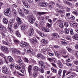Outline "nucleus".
<instances>
[{
    "mask_svg": "<svg viewBox=\"0 0 78 78\" xmlns=\"http://www.w3.org/2000/svg\"><path fill=\"white\" fill-rule=\"evenodd\" d=\"M47 60L50 61V62H52L53 59H52V58H47Z\"/></svg>",
    "mask_w": 78,
    "mask_h": 78,
    "instance_id": "48",
    "label": "nucleus"
},
{
    "mask_svg": "<svg viewBox=\"0 0 78 78\" xmlns=\"http://www.w3.org/2000/svg\"><path fill=\"white\" fill-rule=\"evenodd\" d=\"M1 49L3 51H4L5 53H8L9 51H8V49L7 47L5 46H1Z\"/></svg>",
    "mask_w": 78,
    "mask_h": 78,
    "instance_id": "7",
    "label": "nucleus"
},
{
    "mask_svg": "<svg viewBox=\"0 0 78 78\" xmlns=\"http://www.w3.org/2000/svg\"><path fill=\"white\" fill-rule=\"evenodd\" d=\"M22 9L23 12L25 13V14H28L29 13V11H28L24 8H22Z\"/></svg>",
    "mask_w": 78,
    "mask_h": 78,
    "instance_id": "19",
    "label": "nucleus"
},
{
    "mask_svg": "<svg viewBox=\"0 0 78 78\" xmlns=\"http://www.w3.org/2000/svg\"><path fill=\"white\" fill-rule=\"evenodd\" d=\"M62 73V70L61 69H59L58 71V75L59 76H61V73Z\"/></svg>",
    "mask_w": 78,
    "mask_h": 78,
    "instance_id": "38",
    "label": "nucleus"
},
{
    "mask_svg": "<svg viewBox=\"0 0 78 78\" xmlns=\"http://www.w3.org/2000/svg\"><path fill=\"white\" fill-rule=\"evenodd\" d=\"M26 2H28L29 3H33V0H25Z\"/></svg>",
    "mask_w": 78,
    "mask_h": 78,
    "instance_id": "60",
    "label": "nucleus"
},
{
    "mask_svg": "<svg viewBox=\"0 0 78 78\" xmlns=\"http://www.w3.org/2000/svg\"><path fill=\"white\" fill-rule=\"evenodd\" d=\"M46 27L50 28V27H51V24H49L48 23H47L46 24Z\"/></svg>",
    "mask_w": 78,
    "mask_h": 78,
    "instance_id": "55",
    "label": "nucleus"
},
{
    "mask_svg": "<svg viewBox=\"0 0 78 78\" xmlns=\"http://www.w3.org/2000/svg\"><path fill=\"white\" fill-rule=\"evenodd\" d=\"M39 34L41 36H42V37H43L44 36V33L41 32H39Z\"/></svg>",
    "mask_w": 78,
    "mask_h": 78,
    "instance_id": "56",
    "label": "nucleus"
},
{
    "mask_svg": "<svg viewBox=\"0 0 78 78\" xmlns=\"http://www.w3.org/2000/svg\"><path fill=\"white\" fill-rule=\"evenodd\" d=\"M24 61L25 62H27V63H28L29 62V60H28V59L27 58H24Z\"/></svg>",
    "mask_w": 78,
    "mask_h": 78,
    "instance_id": "47",
    "label": "nucleus"
},
{
    "mask_svg": "<svg viewBox=\"0 0 78 78\" xmlns=\"http://www.w3.org/2000/svg\"><path fill=\"white\" fill-rule=\"evenodd\" d=\"M58 26L60 28H64V24H63V23H60L58 24Z\"/></svg>",
    "mask_w": 78,
    "mask_h": 78,
    "instance_id": "32",
    "label": "nucleus"
},
{
    "mask_svg": "<svg viewBox=\"0 0 78 78\" xmlns=\"http://www.w3.org/2000/svg\"><path fill=\"white\" fill-rule=\"evenodd\" d=\"M78 34H75L72 37L73 39H75V40H77L78 41V35H77Z\"/></svg>",
    "mask_w": 78,
    "mask_h": 78,
    "instance_id": "16",
    "label": "nucleus"
},
{
    "mask_svg": "<svg viewBox=\"0 0 78 78\" xmlns=\"http://www.w3.org/2000/svg\"><path fill=\"white\" fill-rule=\"evenodd\" d=\"M18 12H19V13L20 15L22 13V10H21V9H18Z\"/></svg>",
    "mask_w": 78,
    "mask_h": 78,
    "instance_id": "51",
    "label": "nucleus"
},
{
    "mask_svg": "<svg viewBox=\"0 0 78 78\" xmlns=\"http://www.w3.org/2000/svg\"><path fill=\"white\" fill-rule=\"evenodd\" d=\"M67 66H68V67H70V66H72V63H69V62H67L65 64Z\"/></svg>",
    "mask_w": 78,
    "mask_h": 78,
    "instance_id": "41",
    "label": "nucleus"
},
{
    "mask_svg": "<svg viewBox=\"0 0 78 78\" xmlns=\"http://www.w3.org/2000/svg\"><path fill=\"white\" fill-rule=\"evenodd\" d=\"M48 54L50 56H54V54L52 53H50V52H48Z\"/></svg>",
    "mask_w": 78,
    "mask_h": 78,
    "instance_id": "42",
    "label": "nucleus"
},
{
    "mask_svg": "<svg viewBox=\"0 0 78 78\" xmlns=\"http://www.w3.org/2000/svg\"><path fill=\"white\" fill-rule=\"evenodd\" d=\"M70 34L71 35H73L74 36L75 34V33L73 32V30L72 29L70 30Z\"/></svg>",
    "mask_w": 78,
    "mask_h": 78,
    "instance_id": "30",
    "label": "nucleus"
},
{
    "mask_svg": "<svg viewBox=\"0 0 78 78\" xmlns=\"http://www.w3.org/2000/svg\"><path fill=\"white\" fill-rule=\"evenodd\" d=\"M21 20L20 19V18L19 17H17L16 18V21L18 23H19V24H21L22 23V22H21Z\"/></svg>",
    "mask_w": 78,
    "mask_h": 78,
    "instance_id": "23",
    "label": "nucleus"
},
{
    "mask_svg": "<svg viewBox=\"0 0 78 78\" xmlns=\"http://www.w3.org/2000/svg\"><path fill=\"white\" fill-rule=\"evenodd\" d=\"M65 9L66 10L67 12H70V9L67 6H66L65 7Z\"/></svg>",
    "mask_w": 78,
    "mask_h": 78,
    "instance_id": "35",
    "label": "nucleus"
},
{
    "mask_svg": "<svg viewBox=\"0 0 78 78\" xmlns=\"http://www.w3.org/2000/svg\"><path fill=\"white\" fill-rule=\"evenodd\" d=\"M64 30L65 31V34H69V30H68V29L67 28L65 29Z\"/></svg>",
    "mask_w": 78,
    "mask_h": 78,
    "instance_id": "26",
    "label": "nucleus"
},
{
    "mask_svg": "<svg viewBox=\"0 0 78 78\" xmlns=\"http://www.w3.org/2000/svg\"><path fill=\"white\" fill-rule=\"evenodd\" d=\"M39 64L41 66V67L42 68L41 69V73H43L44 72V69L45 68V65H44V63L42 61H40L39 62Z\"/></svg>",
    "mask_w": 78,
    "mask_h": 78,
    "instance_id": "2",
    "label": "nucleus"
},
{
    "mask_svg": "<svg viewBox=\"0 0 78 78\" xmlns=\"http://www.w3.org/2000/svg\"><path fill=\"white\" fill-rule=\"evenodd\" d=\"M14 22V19H11L10 21V23L11 25H12V23Z\"/></svg>",
    "mask_w": 78,
    "mask_h": 78,
    "instance_id": "36",
    "label": "nucleus"
},
{
    "mask_svg": "<svg viewBox=\"0 0 78 78\" xmlns=\"http://www.w3.org/2000/svg\"><path fill=\"white\" fill-rule=\"evenodd\" d=\"M2 41L3 44H5V45H8V42H6V41H5L3 40Z\"/></svg>",
    "mask_w": 78,
    "mask_h": 78,
    "instance_id": "45",
    "label": "nucleus"
},
{
    "mask_svg": "<svg viewBox=\"0 0 78 78\" xmlns=\"http://www.w3.org/2000/svg\"><path fill=\"white\" fill-rule=\"evenodd\" d=\"M61 43L63 45H67V42L64 41H61Z\"/></svg>",
    "mask_w": 78,
    "mask_h": 78,
    "instance_id": "27",
    "label": "nucleus"
},
{
    "mask_svg": "<svg viewBox=\"0 0 78 78\" xmlns=\"http://www.w3.org/2000/svg\"><path fill=\"white\" fill-rule=\"evenodd\" d=\"M2 70L4 73L8 74L9 73L8 69L6 66H3L2 68Z\"/></svg>",
    "mask_w": 78,
    "mask_h": 78,
    "instance_id": "4",
    "label": "nucleus"
},
{
    "mask_svg": "<svg viewBox=\"0 0 78 78\" xmlns=\"http://www.w3.org/2000/svg\"><path fill=\"white\" fill-rule=\"evenodd\" d=\"M52 35L53 36L55 37L56 38H59V35H58L57 34L55 33H53L52 34Z\"/></svg>",
    "mask_w": 78,
    "mask_h": 78,
    "instance_id": "17",
    "label": "nucleus"
},
{
    "mask_svg": "<svg viewBox=\"0 0 78 78\" xmlns=\"http://www.w3.org/2000/svg\"><path fill=\"white\" fill-rule=\"evenodd\" d=\"M51 70L53 72H54V73H57V71L56 70L54 69V68L53 67L51 68Z\"/></svg>",
    "mask_w": 78,
    "mask_h": 78,
    "instance_id": "37",
    "label": "nucleus"
},
{
    "mask_svg": "<svg viewBox=\"0 0 78 78\" xmlns=\"http://www.w3.org/2000/svg\"><path fill=\"white\" fill-rule=\"evenodd\" d=\"M33 69L34 71H36V72H38L39 71H41V69L38 67L37 66H35L33 67Z\"/></svg>",
    "mask_w": 78,
    "mask_h": 78,
    "instance_id": "11",
    "label": "nucleus"
},
{
    "mask_svg": "<svg viewBox=\"0 0 78 78\" xmlns=\"http://www.w3.org/2000/svg\"><path fill=\"white\" fill-rule=\"evenodd\" d=\"M15 68L17 70H20L21 69V67L17 65H16L15 66Z\"/></svg>",
    "mask_w": 78,
    "mask_h": 78,
    "instance_id": "40",
    "label": "nucleus"
},
{
    "mask_svg": "<svg viewBox=\"0 0 78 78\" xmlns=\"http://www.w3.org/2000/svg\"><path fill=\"white\" fill-rule=\"evenodd\" d=\"M66 75L69 76L67 78H73V77H75V73L70 71L67 72Z\"/></svg>",
    "mask_w": 78,
    "mask_h": 78,
    "instance_id": "3",
    "label": "nucleus"
},
{
    "mask_svg": "<svg viewBox=\"0 0 78 78\" xmlns=\"http://www.w3.org/2000/svg\"><path fill=\"white\" fill-rule=\"evenodd\" d=\"M7 59H8V61H9V62H13L14 61V60H13V58L11 57L10 56H9L7 57Z\"/></svg>",
    "mask_w": 78,
    "mask_h": 78,
    "instance_id": "14",
    "label": "nucleus"
},
{
    "mask_svg": "<svg viewBox=\"0 0 78 78\" xmlns=\"http://www.w3.org/2000/svg\"><path fill=\"white\" fill-rule=\"evenodd\" d=\"M70 18L71 20H74L75 19V17L71 15Z\"/></svg>",
    "mask_w": 78,
    "mask_h": 78,
    "instance_id": "59",
    "label": "nucleus"
},
{
    "mask_svg": "<svg viewBox=\"0 0 78 78\" xmlns=\"http://www.w3.org/2000/svg\"><path fill=\"white\" fill-rule=\"evenodd\" d=\"M74 64H76V65H77V66H78V61H76L74 62Z\"/></svg>",
    "mask_w": 78,
    "mask_h": 78,
    "instance_id": "61",
    "label": "nucleus"
},
{
    "mask_svg": "<svg viewBox=\"0 0 78 78\" xmlns=\"http://www.w3.org/2000/svg\"><path fill=\"white\" fill-rule=\"evenodd\" d=\"M33 69V66L31 65H29L28 67V70L29 75L31 76L32 75V73H31V70Z\"/></svg>",
    "mask_w": 78,
    "mask_h": 78,
    "instance_id": "8",
    "label": "nucleus"
},
{
    "mask_svg": "<svg viewBox=\"0 0 78 78\" xmlns=\"http://www.w3.org/2000/svg\"><path fill=\"white\" fill-rule=\"evenodd\" d=\"M29 34H28L29 37H30L31 36L33 35L34 34V30L33 28H30V29L29 30Z\"/></svg>",
    "mask_w": 78,
    "mask_h": 78,
    "instance_id": "6",
    "label": "nucleus"
},
{
    "mask_svg": "<svg viewBox=\"0 0 78 78\" xmlns=\"http://www.w3.org/2000/svg\"><path fill=\"white\" fill-rule=\"evenodd\" d=\"M37 76V73L36 72L34 73L33 74V77H34V78H36Z\"/></svg>",
    "mask_w": 78,
    "mask_h": 78,
    "instance_id": "43",
    "label": "nucleus"
},
{
    "mask_svg": "<svg viewBox=\"0 0 78 78\" xmlns=\"http://www.w3.org/2000/svg\"><path fill=\"white\" fill-rule=\"evenodd\" d=\"M71 15H72L70 14V13H69L66 14V17H70Z\"/></svg>",
    "mask_w": 78,
    "mask_h": 78,
    "instance_id": "50",
    "label": "nucleus"
},
{
    "mask_svg": "<svg viewBox=\"0 0 78 78\" xmlns=\"http://www.w3.org/2000/svg\"><path fill=\"white\" fill-rule=\"evenodd\" d=\"M37 56L38 57H39V58H42V57H43V55L41 54H39L37 55Z\"/></svg>",
    "mask_w": 78,
    "mask_h": 78,
    "instance_id": "54",
    "label": "nucleus"
},
{
    "mask_svg": "<svg viewBox=\"0 0 78 78\" xmlns=\"http://www.w3.org/2000/svg\"><path fill=\"white\" fill-rule=\"evenodd\" d=\"M18 63L20 65V66L23 65V63L22 62V60H19L18 61Z\"/></svg>",
    "mask_w": 78,
    "mask_h": 78,
    "instance_id": "33",
    "label": "nucleus"
},
{
    "mask_svg": "<svg viewBox=\"0 0 78 78\" xmlns=\"http://www.w3.org/2000/svg\"><path fill=\"white\" fill-rule=\"evenodd\" d=\"M16 34L17 36L18 37H20V36H21L20 34L18 31H16Z\"/></svg>",
    "mask_w": 78,
    "mask_h": 78,
    "instance_id": "24",
    "label": "nucleus"
},
{
    "mask_svg": "<svg viewBox=\"0 0 78 78\" xmlns=\"http://www.w3.org/2000/svg\"><path fill=\"white\" fill-rule=\"evenodd\" d=\"M64 25L66 28H67L69 27V23L67 22H65Z\"/></svg>",
    "mask_w": 78,
    "mask_h": 78,
    "instance_id": "39",
    "label": "nucleus"
},
{
    "mask_svg": "<svg viewBox=\"0 0 78 78\" xmlns=\"http://www.w3.org/2000/svg\"><path fill=\"white\" fill-rule=\"evenodd\" d=\"M58 67L60 68H62L63 67V65H62V64L61 63V61H58Z\"/></svg>",
    "mask_w": 78,
    "mask_h": 78,
    "instance_id": "21",
    "label": "nucleus"
},
{
    "mask_svg": "<svg viewBox=\"0 0 78 78\" xmlns=\"http://www.w3.org/2000/svg\"><path fill=\"white\" fill-rule=\"evenodd\" d=\"M14 42L16 44H18V43H19V40H15Z\"/></svg>",
    "mask_w": 78,
    "mask_h": 78,
    "instance_id": "62",
    "label": "nucleus"
},
{
    "mask_svg": "<svg viewBox=\"0 0 78 78\" xmlns=\"http://www.w3.org/2000/svg\"><path fill=\"white\" fill-rule=\"evenodd\" d=\"M21 28L22 30H25L26 29L27 27H26V26H25V25L23 24L22 25L21 27Z\"/></svg>",
    "mask_w": 78,
    "mask_h": 78,
    "instance_id": "25",
    "label": "nucleus"
},
{
    "mask_svg": "<svg viewBox=\"0 0 78 78\" xmlns=\"http://www.w3.org/2000/svg\"><path fill=\"white\" fill-rule=\"evenodd\" d=\"M75 48L77 50H78V44H76L75 45Z\"/></svg>",
    "mask_w": 78,
    "mask_h": 78,
    "instance_id": "64",
    "label": "nucleus"
},
{
    "mask_svg": "<svg viewBox=\"0 0 78 78\" xmlns=\"http://www.w3.org/2000/svg\"><path fill=\"white\" fill-rule=\"evenodd\" d=\"M4 12L5 16H9L11 12V9L10 8H8L6 11H4Z\"/></svg>",
    "mask_w": 78,
    "mask_h": 78,
    "instance_id": "5",
    "label": "nucleus"
},
{
    "mask_svg": "<svg viewBox=\"0 0 78 78\" xmlns=\"http://www.w3.org/2000/svg\"><path fill=\"white\" fill-rule=\"evenodd\" d=\"M41 5L43 7H47L48 6V4L47 3L42 2Z\"/></svg>",
    "mask_w": 78,
    "mask_h": 78,
    "instance_id": "20",
    "label": "nucleus"
},
{
    "mask_svg": "<svg viewBox=\"0 0 78 78\" xmlns=\"http://www.w3.org/2000/svg\"><path fill=\"white\" fill-rule=\"evenodd\" d=\"M55 10L56 12L59 13H64V12H66V10H63V11H62L61 10H60L59 9H58V8H56L55 9Z\"/></svg>",
    "mask_w": 78,
    "mask_h": 78,
    "instance_id": "9",
    "label": "nucleus"
},
{
    "mask_svg": "<svg viewBox=\"0 0 78 78\" xmlns=\"http://www.w3.org/2000/svg\"><path fill=\"white\" fill-rule=\"evenodd\" d=\"M77 24V23H76L75 22H73L72 23H71V25H73V26L76 25Z\"/></svg>",
    "mask_w": 78,
    "mask_h": 78,
    "instance_id": "52",
    "label": "nucleus"
},
{
    "mask_svg": "<svg viewBox=\"0 0 78 78\" xmlns=\"http://www.w3.org/2000/svg\"><path fill=\"white\" fill-rule=\"evenodd\" d=\"M66 62H70V59L68 58V59H66Z\"/></svg>",
    "mask_w": 78,
    "mask_h": 78,
    "instance_id": "63",
    "label": "nucleus"
},
{
    "mask_svg": "<svg viewBox=\"0 0 78 78\" xmlns=\"http://www.w3.org/2000/svg\"><path fill=\"white\" fill-rule=\"evenodd\" d=\"M19 23H16L14 24V28L15 29H17L19 27Z\"/></svg>",
    "mask_w": 78,
    "mask_h": 78,
    "instance_id": "22",
    "label": "nucleus"
},
{
    "mask_svg": "<svg viewBox=\"0 0 78 78\" xmlns=\"http://www.w3.org/2000/svg\"><path fill=\"white\" fill-rule=\"evenodd\" d=\"M55 56L57 57L58 59H60L61 58V54L59 53H58L56 51V52H55Z\"/></svg>",
    "mask_w": 78,
    "mask_h": 78,
    "instance_id": "13",
    "label": "nucleus"
},
{
    "mask_svg": "<svg viewBox=\"0 0 78 78\" xmlns=\"http://www.w3.org/2000/svg\"><path fill=\"white\" fill-rule=\"evenodd\" d=\"M32 41L34 42H35V43H37V40L36 38H33L32 39Z\"/></svg>",
    "mask_w": 78,
    "mask_h": 78,
    "instance_id": "44",
    "label": "nucleus"
},
{
    "mask_svg": "<svg viewBox=\"0 0 78 78\" xmlns=\"http://www.w3.org/2000/svg\"><path fill=\"white\" fill-rule=\"evenodd\" d=\"M3 27H4V26H3L2 24H0V30H3Z\"/></svg>",
    "mask_w": 78,
    "mask_h": 78,
    "instance_id": "53",
    "label": "nucleus"
},
{
    "mask_svg": "<svg viewBox=\"0 0 78 78\" xmlns=\"http://www.w3.org/2000/svg\"><path fill=\"white\" fill-rule=\"evenodd\" d=\"M66 39H67V40H69V41H71V37L70 36H68L67 37H66Z\"/></svg>",
    "mask_w": 78,
    "mask_h": 78,
    "instance_id": "49",
    "label": "nucleus"
},
{
    "mask_svg": "<svg viewBox=\"0 0 78 78\" xmlns=\"http://www.w3.org/2000/svg\"><path fill=\"white\" fill-rule=\"evenodd\" d=\"M42 30L43 31H44V32H50V30L48 28H42Z\"/></svg>",
    "mask_w": 78,
    "mask_h": 78,
    "instance_id": "12",
    "label": "nucleus"
},
{
    "mask_svg": "<svg viewBox=\"0 0 78 78\" xmlns=\"http://www.w3.org/2000/svg\"><path fill=\"white\" fill-rule=\"evenodd\" d=\"M2 30V31H3V32H4V33H6V32L7 31V30H6V28L4 27H3V29Z\"/></svg>",
    "mask_w": 78,
    "mask_h": 78,
    "instance_id": "46",
    "label": "nucleus"
},
{
    "mask_svg": "<svg viewBox=\"0 0 78 78\" xmlns=\"http://www.w3.org/2000/svg\"><path fill=\"white\" fill-rule=\"evenodd\" d=\"M48 7L50 9H51L53 8V5H49L48 6Z\"/></svg>",
    "mask_w": 78,
    "mask_h": 78,
    "instance_id": "58",
    "label": "nucleus"
},
{
    "mask_svg": "<svg viewBox=\"0 0 78 78\" xmlns=\"http://www.w3.org/2000/svg\"><path fill=\"white\" fill-rule=\"evenodd\" d=\"M3 21L4 22V23L5 24H7L8 23V20L6 18H4L3 19Z\"/></svg>",
    "mask_w": 78,
    "mask_h": 78,
    "instance_id": "18",
    "label": "nucleus"
},
{
    "mask_svg": "<svg viewBox=\"0 0 78 78\" xmlns=\"http://www.w3.org/2000/svg\"><path fill=\"white\" fill-rule=\"evenodd\" d=\"M56 5H57V6L58 7L59 9H64V7L62 5H59L58 4H57Z\"/></svg>",
    "mask_w": 78,
    "mask_h": 78,
    "instance_id": "31",
    "label": "nucleus"
},
{
    "mask_svg": "<svg viewBox=\"0 0 78 78\" xmlns=\"http://www.w3.org/2000/svg\"><path fill=\"white\" fill-rule=\"evenodd\" d=\"M35 20L34 18L30 17L29 19V22L31 23H33L34 22Z\"/></svg>",
    "mask_w": 78,
    "mask_h": 78,
    "instance_id": "15",
    "label": "nucleus"
},
{
    "mask_svg": "<svg viewBox=\"0 0 78 78\" xmlns=\"http://www.w3.org/2000/svg\"><path fill=\"white\" fill-rule=\"evenodd\" d=\"M15 66L14 64H11L10 65V68L12 69V70H13L14 69V68Z\"/></svg>",
    "mask_w": 78,
    "mask_h": 78,
    "instance_id": "28",
    "label": "nucleus"
},
{
    "mask_svg": "<svg viewBox=\"0 0 78 78\" xmlns=\"http://www.w3.org/2000/svg\"><path fill=\"white\" fill-rule=\"evenodd\" d=\"M41 42L42 44H43L44 45H47L48 44V41L45 40V39H43L41 40Z\"/></svg>",
    "mask_w": 78,
    "mask_h": 78,
    "instance_id": "10",
    "label": "nucleus"
},
{
    "mask_svg": "<svg viewBox=\"0 0 78 78\" xmlns=\"http://www.w3.org/2000/svg\"><path fill=\"white\" fill-rule=\"evenodd\" d=\"M14 51L15 53H16V54H20V51L18 49H14Z\"/></svg>",
    "mask_w": 78,
    "mask_h": 78,
    "instance_id": "29",
    "label": "nucleus"
},
{
    "mask_svg": "<svg viewBox=\"0 0 78 78\" xmlns=\"http://www.w3.org/2000/svg\"><path fill=\"white\" fill-rule=\"evenodd\" d=\"M20 45L21 47H26V48H27L25 50V52L26 53H30L31 54L33 53V51L32 49H28L30 48V46L29 45L28 43L23 42L20 43Z\"/></svg>",
    "mask_w": 78,
    "mask_h": 78,
    "instance_id": "1",
    "label": "nucleus"
},
{
    "mask_svg": "<svg viewBox=\"0 0 78 78\" xmlns=\"http://www.w3.org/2000/svg\"><path fill=\"white\" fill-rule=\"evenodd\" d=\"M65 3L66 4H67V5H68L69 6H72V3L69 2L67 1H66L65 2Z\"/></svg>",
    "mask_w": 78,
    "mask_h": 78,
    "instance_id": "34",
    "label": "nucleus"
},
{
    "mask_svg": "<svg viewBox=\"0 0 78 78\" xmlns=\"http://www.w3.org/2000/svg\"><path fill=\"white\" fill-rule=\"evenodd\" d=\"M9 31L10 32V33H12V30L11 29V27L9 28Z\"/></svg>",
    "mask_w": 78,
    "mask_h": 78,
    "instance_id": "57",
    "label": "nucleus"
}]
</instances>
